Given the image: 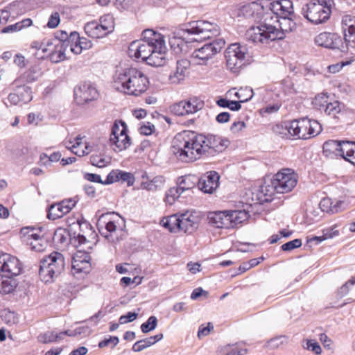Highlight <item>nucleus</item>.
<instances>
[{
    "label": "nucleus",
    "instance_id": "obj_27",
    "mask_svg": "<svg viewBox=\"0 0 355 355\" xmlns=\"http://www.w3.org/2000/svg\"><path fill=\"white\" fill-rule=\"evenodd\" d=\"M180 232L191 234L198 228V218L191 211L180 214Z\"/></svg>",
    "mask_w": 355,
    "mask_h": 355
},
{
    "label": "nucleus",
    "instance_id": "obj_43",
    "mask_svg": "<svg viewBox=\"0 0 355 355\" xmlns=\"http://www.w3.org/2000/svg\"><path fill=\"white\" fill-rule=\"evenodd\" d=\"M186 110L187 114H193L201 110L203 103L197 98H191L186 101Z\"/></svg>",
    "mask_w": 355,
    "mask_h": 355
},
{
    "label": "nucleus",
    "instance_id": "obj_37",
    "mask_svg": "<svg viewBox=\"0 0 355 355\" xmlns=\"http://www.w3.org/2000/svg\"><path fill=\"white\" fill-rule=\"evenodd\" d=\"M343 150H345L343 158L355 166V142L347 141Z\"/></svg>",
    "mask_w": 355,
    "mask_h": 355
},
{
    "label": "nucleus",
    "instance_id": "obj_35",
    "mask_svg": "<svg viewBox=\"0 0 355 355\" xmlns=\"http://www.w3.org/2000/svg\"><path fill=\"white\" fill-rule=\"evenodd\" d=\"M69 148L73 153L79 157L84 156L89 153L88 146L85 144H83L81 141V138L78 137H76L72 146Z\"/></svg>",
    "mask_w": 355,
    "mask_h": 355
},
{
    "label": "nucleus",
    "instance_id": "obj_33",
    "mask_svg": "<svg viewBox=\"0 0 355 355\" xmlns=\"http://www.w3.org/2000/svg\"><path fill=\"white\" fill-rule=\"evenodd\" d=\"M69 50L76 55L80 54L83 51V46L80 44V37L76 31L71 32L69 34Z\"/></svg>",
    "mask_w": 355,
    "mask_h": 355
},
{
    "label": "nucleus",
    "instance_id": "obj_55",
    "mask_svg": "<svg viewBox=\"0 0 355 355\" xmlns=\"http://www.w3.org/2000/svg\"><path fill=\"white\" fill-rule=\"evenodd\" d=\"M302 245V241L299 239L288 241L282 245L281 248L283 251H291Z\"/></svg>",
    "mask_w": 355,
    "mask_h": 355
},
{
    "label": "nucleus",
    "instance_id": "obj_38",
    "mask_svg": "<svg viewBox=\"0 0 355 355\" xmlns=\"http://www.w3.org/2000/svg\"><path fill=\"white\" fill-rule=\"evenodd\" d=\"M164 183V178L162 175H158L153 178L151 180L143 182L141 187L148 191H155L160 188Z\"/></svg>",
    "mask_w": 355,
    "mask_h": 355
},
{
    "label": "nucleus",
    "instance_id": "obj_23",
    "mask_svg": "<svg viewBox=\"0 0 355 355\" xmlns=\"http://www.w3.org/2000/svg\"><path fill=\"white\" fill-rule=\"evenodd\" d=\"M343 29L344 32L345 47L347 46L355 48V17L345 15L342 19Z\"/></svg>",
    "mask_w": 355,
    "mask_h": 355
},
{
    "label": "nucleus",
    "instance_id": "obj_52",
    "mask_svg": "<svg viewBox=\"0 0 355 355\" xmlns=\"http://www.w3.org/2000/svg\"><path fill=\"white\" fill-rule=\"evenodd\" d=\"M119 180L127 182L128 186H132L135 182V178L130 173L118 170Z\"/></svg>",
    "mask_w": 355,
    "mask_h": 355
},
{
    "label": "nucleus",
    "instance_id": "obj_10",
    "mask_svg": "<svg viewBox=\"0 0 355 355\" xmlns=\"http://www.w3.org/2000/svg\"><path fill=\"white\" fill-rule=\"evenodd\" d=\"M225 42L218 38L196 49L190 56V63L196 65H208L209 61L224 47Z\"/></svg>",
    "mask_w": 355,
    "mask_h": 355
},
{
    "label": "nucleus",
    "instance_id": "obj_50",
    "mask_svg": "<svg viewBox=\"0 0 355 355\" xmlns=\"http://www.w3.org/2000/svg\"><path fill=\"white\" fill-rule=\"evenodd\" d=\"M355 285V277H352L347 282H345L342 286H340L337 291V295L339 297H343L347 295L350 291V286Z\"/></svg>",
    "mask_w": 355,
    "mask_h": 355
},
{
    "label": "nucleus",
    "instance_id": "obj_5",
    "mask_svg": "<svg viewBox=\"0 0 355 355\" xmlns=\"http://www.w3.org/2000/svg\"><path fill=\"white\" fill-rule=\"evenodd\" d=\"M273 130L282 137L309 139L318 135L322 132V128L318 121L303 117L285 121L282 125H276Z\"/></svg>",
    "mask_w": 355,
    "mask_h": 355
},
{
    "label": "nucleus",
    "instance_id": "obj_17",
    "mask_svg": "<svg viewBox=\"0 0 355 355\" xmlns=\"http://www.w3.org/2000/svg\"><path fill=\"white\" fill-rule=\"evenodd\" d=\"M46 48L44 49V55H37L40 58H49L52 62L58 63L66 59L65 53L68 47L64 46V44L56 39H48Z\"/></svg>",
    "mask_w": 355,
    "mask_h": 355
},
{
    "label": "nucleus",
    "instance_id": "obj_46",
    "mask_svg": "<svg viewBox=\"0 0 355 355\" xmlns=\"http://www.w3.org/2000/svg\"><path fill=\"white\" fill-rule=\"evenodd\" d=\"M157 325V319L155 316L152 315L148 318L146 322H144L140 328L143 333H148L154 330Z\"/></svg>",
    "mask_w": 355,
    "mask_h": 355
},
{
    "label": "nucleus",
    "instance_id": "obj_7",
    "mask_svg": "<svg viewBox=\"0 0 355 355\" xmlns=\"http://www.w3.org/2000/svg\"><path fill=\"white\" fill-rule=\"evenodd\" d=\"M65 266L64 257L58 252H53L40 261L39 277L42 282L47 284L53 282Z\"/></svg>",
    "mask_w": 355,
    "mask_h": 355
},
{
    "label": "nucleus",
    "instance_id": "obj_51",
    "mask_svg": "<svg viewBox=\"0 0 355 355\" xmlns=\"http://www.w3.org/2000/svg\"><path fill=\"white\" fill-rule=\"evenodd\" d=\"M38 340L43 343H48L58 341V336L55 331H46L38 336Z\"/></svg>",
    "mask_w": 355,
    "mask_h": 355
},
{
    "label": "nucleus",
    "instance_id": "obj_63",
    "mask_svg": "<svg viewBox=\"0 0 355 355\" xmlns=\"http://www.w3.org/2000/svg\"><path fill=\"white\" fill-rule=\"evenodd\" d=\"M281 107L280 103L269 104L261 110V113L273 114L279 111Z\"/></svg>",
    "mask_w": 355,
    "mask_h": 355
},
{
    "label": "nucleus",
    "instance_id": "obj_20",
    "mask_svg": "<svg viewBox=\"0 0 355 355\" xmlns=\"http://www.w3.org/2000/svg\"><path fill=\"white\" fill-rule=\"evenodd\" d=\"M317 45L332 49H340L341 51L345 50L342 37L336 33L323 32L317 35L315 38Z\"/></svg>",
    "mask_w": 355,
    "mask_h": 355
},
{
    "label": "nucleus",
    "instance_id": "obj_59",
    "mask_svg": "<svg viewBox=\"0 0 355 355\" xmlns=\"http://www.w3.org/2000/svg\"><path fill=\"white\" fill-rule=\"evenodd\" d=\"M307 347L306 349L312 351L315 354L319 355L322 353V348L320 346V345L313 340H307Z\"/></svg>",
    "mask_w": 355,
    "mask_h": 355
},
{
    "label": "nucleus",
    "instance_id": "obj_22",
    "mask_svg": "<svg viewBox=\"0 0 355 355\" xmlns=\"http://www.w3.org/2000/svg\"><path fill=\"white\" fill-rule=\"evenodd\" d=\"M220 176L216 171H209L199 179L198 187L204 193H212L218 187Z\"/></svg>",
    "mask_w": 355,
    "mask_h": 355
},
{
    "label": "nucleus",
    "instance_id": "obj_8",
    "mask_svg": "<svg viewBox=\"0 0 355 355\" xmlns=\"http://www.w3.org/2000/svg\"><path fill=\"white\" fill-rule=\"evenodd\" d=\"M249 214L245 210H226L210 213L208 220L216 228H234L247 220Z\"/></svg>",
    "mask_w": 355,
    "mask_h": 355
},
{
    "label": "nucleus",
    "instance_id": "obj_26",
    "mask_svg": "<svg viewBox=\"0 0 355 355\" xmlns=\"http://www.w3.org/2000/svg\"><path fill=\"white\" fill-rule=\"evenodd\" d=\"M190 61L187 59L178 60L176 63V67L169 76V80L172 84H180L183 81L187 73L190 66Z\"/></svg>",
    "mask_w": 355,
    "mask_h": 355
},
{
    "label": "nucleus",
    "instance_id": "obj_41",
    "mask_svg": "<svg viewBox=\"0 0 355 355\" xmlns=\"http://www.w3.org/2000/svg\"><path fill=\"white\" fill-rule=\"evenodd\" d=\"M329 96L324 93L316 95L312 101L314 107L320 111H323L326 107V104H329Z\"/></svg>",
    "mask_w": 355,
    "mask_h": 355
},
{
    "label": "nucleus",
    "instance_id": "obj_28",
    "mask_svg": "<svg viewBox=\"0 0 355 355\" xmlns=\"http://www.w3.org/2000/svg\"><path fill=\"white\" fill-rule=\"evenodd\" d=\"M42 75V71L38 65H33L24 72H20L19 76L15 79V84L32 83L37 80Z\"/></svg>",
    "mask_w": 355,
    "mask_h": 355
},
{
    "label": "nucleus",
    "instance_id": "obj_18",
    "mask_svg": "<svg viewBox=\"0 0 355 355\" xmlns=\"http://www.w3.org/2000/svg\"><path fill=\"white\" fill-rule=\"evenodd\" d=\"M98 92L95 85L90 82L80 83L74 89V98L78 104L84 105L96 100Z\"/></svg>",
    "mask_w": 355,
    "mask_h": 355
},
{
    "label": "nucleus",
    "instance_id": "obj_4",
    "mask_svg": "<svg viewBox=\"0 0 355 355\" xmlns=\"http://www.w3.org/2000/svg\"><path fill=\"white\" fill-rule=\"evenodd\" d=\"M148 84L146 74L135 67L117 69L113 76V87L128 95H141L147 90Z\"/></svg>",
    "mask_w": 355,
    "mask_h": 355
},
{
    "label": "nucleus",
    "instance_id": "obj_36",
    "mask_svg": "<svg viewBox=\"0 0 355 355\" xmlns=\"http://www.w3.org/2000/svg\"><path fill=\"white\" fill-rule=\"evenodd\" d=\"M61 206L60 202L51 205L48 209V218L54 220L67 214L64 209L61 207Z\"/></svg>",
    "mask_w": 355,
    "mask_h": 355
},
{
    "label": "nucleus",
    "instance_id": "obj_61",
    "mask_svg": "<svg viewBox=\"0 0 355 355\" xmlns=\"http://www.w3.org/2000/svg\"><path fill=\"white\" fill-rule=\"evenodd\" d=\"M76 200L73 198H70L68 200H64L60 202L62 205L61 207H62L66 214H68L76 205Z\"/></svg>",
    "mask_w": 355,
    "mask_h": 355
},
{
    "label": "nucleus",
    "instance_id": "obj_1",
    "mask_svg": "<svg viewBox=\"0 0 355 355\" xmlns=\"http://www.w3.org/2000/svg\"><path fill=\"white\" fill-rule=\"evenodd\" d=\"M228 141L216 135L205 136L185 130L175 135L172 151L183 162H193L202 155L213 156L227 146Z\"/></svg>",
    "mask_w": 355,
    "mask_h": 355
},
{
    "label": "nucleus",
    "instance_id": "obj_31",
    "mask_svg": "<svg viewBox=\"0 0 355 355\" xmlns=\"http://www.w3.org/2000/svg\"><path fill=\"white\" fill-rule=\"evenodd\" d=\"M162 225L171 232H180V214L171 215L162 220Z\"/></svg>",
    "mask_w": 355,
    "mask_h": 355
},
{
    "label": "nucleus",
    "instance_id": "obj_47",
    "mask_svg": "<svg viewBox=\"0 0 355 355\" xmlns=\"http://www.w3.org/2000/svg\"><path fill=\"white\" fill-rule=\"evenodd\" d=\"M186 105V101L175 103L170 107V111L177 116L187 115Z\"/></svg>",
    "mask_w": 355,
    "mask_h": 355
},
{
    "label": "nucleus",
    "instance_id": "obj_15",
    "mask_svg": "<svg viewBox=\"0 0 355 355\" xmlns=\"http://www.w3.org/2000/svg\"><path fill=\"white\" fill-rule=\"evenodd\" d=\"M294 16L293 2L291 0H268L265 21H277L281 17Z\"/></svg>",
    "mask_w": 355,
    "mask_h": 355
},
{
    "label": "nucleus",
    "instance_id": "obj_25",
    "mask_svg": "<svg viewBox=\"0 0 355 355\" xmlns=\"http://www.w3.org/2000/svg\"><path fill=\"white\" fill-rule=\"evenodd\" d=\"M22 270L19 260L9 254L6 256L1 275L5 277H13L19 275Z\"/></svg>",
    "mask_w": 355,
    "mask_h": 355
},
{
    "label": "nucleus",
    "instance_id": "obj_13",
    "mask_svg": "<svg viewBox=\"0 0 355 355\" xmlns=\"http://www.w3.org/2000/svg\"><path fill=\"white\" fill-rule=\"evenodd\" d=\"M114 28V18L111 15L102 16L99 21L87 22L84 27L85 33L92 38H101L112 33Z\"/></svg>",
    "mask_w": 355,
    "mask_h": 355
},
{
    "label": "nucleus",
    "instance_id": "obj_60",
    "mask_svg": "<svg viewBox=\"0 0 355 355\" xmlns=\"http://www.w3.org/2000/svg\"><path fill=\"white\" fill-rule=\"evenodd\" d=\"M119 342V339L117 336H110L108 338H105L103 340L101 341L98 343V347L100 348H103L108 346L110 343H112L113 347H115L116 345H118Z\"/></svg>",
    "mask_w": 355,
    "mask_h": 355
},
{
    "label": "nucleus",
    "instance_id": "obj_21",
    "mask_svg": "<svg viewBox=\"0 0 355 355\" xmlns=\"http://www.w3.org/2000/svg\"><path fill=\"white\" fill-rule=\"evenodd\" d=\"M90 257L88 254L77 252L72 258L71 272L73 275L87 274L91 268Z\"/></svg>",
    "mask_w": 355,
    "mask_h": 355
},
{
    "label": "nucleus",
    "instance_id": "obj_57",
    "mask_svg": "<svg viewBox=\"0 0 355 355\" xmlns=\"http://www.w3.org/2000/svg\"><path fill=\"white\" fill-rule=\"evenodd\" d=\"M155 130V125L150 122L144 123L139 128V132L144 135H150Z\"/></svg>",
    "mask_w": 355,
    "mask_h": 355
},
{
    "label": "nucleus",
    "instance_id": "obj_3",
    "mask_svg": "<svg viewBox=\"0 0 355 355\" xmlns=\"http://www.w3.org/2000/svg\"><path fill=\"white\" fill-rule=\"evenodd\" d=\"M293 16L281 17L277 21H266L257 26H252L245 33L246 38L253 42L268 44L276 40H282L286 33L296 28Z\"/></svg>",
    "mask_w": 355,
    "mask_h": 355
},
{
    "label": "nucleus",
    "instance_id": "obj_30",
    "mask_svg": "<svg viewBox=\"0 0 355 355\" xmlns=\"http://www.w3.org/2000/svg\"><path fill=\"white\" fill-rule=\"evenodd\" d=\"M323 112L333 119H339L345 114L344 105L337 101L329 102Z\"/></svg>",
    "mask_w": 355,
    "mask_h": 355
},
{
    "label": "nucleus",
    "instance_id": "obj_34",
    "mask_svg": "<svg viewBox=\"0 0 355 355\" xmlns=\"http://www.w3.org/2000/svg\"><path fill=\"white\" fill-rule=\"evenodd\" d=\"M19 5V2H13L6 7L5 9L0 10V24H4L8 22L10 17H14L16 14L15 8Z\"/></svg>",
    "mask_w": 355,
    "mask_h": 355
},
{
    "label": "nucleus",
    "instance_id": "obj_49",
    "mask_svg": "<svg viewBox=\"0 0 355 355\" xmlns=\"http://www.w3.org/2000/svg\"><path fill=\"white\" fill-rule=\"evenodd\" d=\"M27 244L31 246V250L35 252H42L46 248V242L42 237L40 239H35L33 241H28Z\"/></svg>",
    "mask_w": 355,
    "mask_h": 355
},
{
    "label": "nucleus",
    "instance_id": "obj_11",
    "mask_svg": "<svg viewBox=\"0 0 355 355\" xmlns=\"http://www.w3.org/2000/svg\"><path fill=\"white\" fill-rule=\"evenodd\" d=\"M331 12L330 6L324 0L312 1L302 8V15L315 24L325 22L329 18Z\"/></svg>",
    "mask_w": 355,
    "mask_h": 355
},
{
    "label": "nucleus",
    "instance_id": "obj_29",
    "mask_svg": "<svg viewBox=\"0 0 355 355\" xmlns=\"http://www.w3.org/2000/svg\"><path fill=\"white\" fill-rule=\"evenodd\" d=\"M343 205V202L340 200H333L330 198H323L319 203L320 209L323 212L329 214L338 213L341 210Z\"/></svg>",
    "mask_w": 355,
    "mask_h": 355
},
{
    "label": "nucleus",
    "instance_id": "obj_56",
    "mask_svg": "<svg viewBox=\"0 0 355 355\" xmlns=\"http://www.w3.org/2000/svg\"><path fill=\"white\" fill-rule=\"evenodd\" d=\"M53 39L58 40L60 42L64 44V46L69 48V35L64 31H58Z\"/></svg>",
    "mask_w": 355,
    "mask_h": 355
},
{
    "label": "nucleus",
    "instance_id": "obj_32",
    "mask_svg": "<svg viewBox=\"0 0 355 355\" xmlns=\"http://www.w3.org/2000/svg\"><path fill=\"white\" fill-rule=\"evenodd\" d=\"M112 146H115L114 150L121 151L130 146V139L127 134L110 137Z\"/></svg>",
    "mask_w": 355,
    "mask_h": 355
},
{
    "label": "nucleus",
    "instance_id": "obj_44",
    "mask_svg": "<svg viewBox=\"0 0 355 355\" xmlns=\"http://www.w3.org/2000/svg\"><path fill=\"white\" fill-rule=\"evenodd\" d=\"M220 352L223 355H244L247 350L241 349L235 345H227L221 349Z\"/></svg>",
    "mask_w": 355,
    "mask_h": 355
},
{
    "label": "nucleus",
    "instance_id": "obj_45",
    "mask_svg": "<svg viewBox=\"0 0 355 355\" xmlns=\"http://www.w3.org/2000/svg\"><path fill=\"white\" fill-rule=\"evenodd\" d=\"M127 134V126L124 122H115L112 127L110 137Z\"/></svg>",
    "mask_w": 355,
    "mask_h": 355
},
{
    "label": "nucleus",
    "instance_id": "obj_9",
    "mask_svg": "<svg viewBox=\"0 0 355 355\" xmlns=\"http://www.w3.org/2000/svg\"><path fill=\"white\" fill-rule=\"evenodd\" d=\"M225 58L227 69L232 73H238L250 60V55L246 45L234 43L226 49Z\"/></svg>",
    "mask_w": 355,
    "mask_h": 355
},
{
    "label": "nucleus",
    "instance_id": "obj_53",
    "mask_svg": "<svg viewBox=\"0 0 355 355\" xmlns=\"http://www.w3.org/2000/svg\"><path fill=\"white\" fill-rule=\"evenodd\" d=\"M24 230L27 232H25L27 235V242L30 241H33L35 239H40L42 238L40 235V232L42 231V228H39L38 230H35L34 228L26 227Z\"/></svg>",
    "mask_w": 355,
    "mask_h": 355
},
{
    "label": "nucleus",
    "instance_id": "obj_14",
    "mask_svg": "<svg viewBox=\"0 0 355 355\" xmlns=\"http://www.w3.org/2000/svg\"><path fill=\"white\" fill-rule=\"evenodd\" d=\"M183 31L196 35V37L193 38L194 41L211 39L220 33L217 24L203 20L190 23L189 27L184 29Z\"/></svg>",
    "mask_w": 355,
    "mask_h": 355
},
{
    "label": "nucleus",
    "instance_id": "obj_16",
    "mask_svg": "<svg viewBox=\"0 0 355 355\" xmlns=\"http://www.w3.org/2000/svg\"><path fill=\"white\" fill-rule=\"evenodd\" d=\"M273 187L277 193L291 191L297 183V175L291 168H283L277 173L273 178Z\"/></svg>",
    "mask_w": 355,
    "mask_h": 355
},
{
    "label": "nucleus",
    "instance_id": "obj_58",
    "mask_svg": "<svg viewBox=\"0 0 355 355\" xmlns=\"http://www.w3.org/2000/svg\"><path fill=\"white\" fill-rule=\"evenodd\" d=\"M60 21V15L58 12H55L51 15L46 26L50 28H54L58 26Z\"/></svg>",
    "mask_w": 355,
    "mask_h": 355
},
{
    "label": "nucleus",
    "instance_id": "obj_2",
    "mask_svg": "<svg viewBox=\"0 0 355 355\" xmlns=\"http://www.w3.org/2000/svg\"><path fill=\"white\" fill-rule=\"evenodd\" d=\"M166 46L164 36L152 29L144 30L142 39L132 42L129 46L130 56L141 58L151 66L159 67L165 64Z\"/></svg>",
    "mask_w": 355,
    "mask_h": 355
},
{
    "label": "nucleus",
    "instance_id": "obj_19",
    "mask_svg": "<svg viewBox=\"0 0 355 355\" xmlns=\"http://www.w3.org/2000/svg\"><path fill=\"white\" fill-rule=\"evenodd\" d=\"M14 88L13 92L10 93L8 96V101L12 105H18L19 103H28L32 98L31 88L24 83L15 84V80L12 83Z\"/></svg>",
    "mask_w": 355,
    "mask_h": 355
},
{
    "label": "nucleus",
    "instance_id": "obj_6",
    "mask_svg": "<svg viewBox=\"0 0 355 355\" xmlns=\"http://www.w3.org/2000/svg\"><path fill=\"white\" fill-rule=\"evenodd\" d=\"M97 226L101 234L109 242L116 243L125 236V220L114 212L101 214L98 220Z\"/></svg>",
    "mask_w": 355,
    "mask_h": 355
},
{
    "label": "nucleus",
    "instance_id": "obj_64",
    "mask_svg": "<svg viewBox=\"0 0 355 355\" xmlns=\"http://www.w3.org/2000/svg\"><path fill=\"white\" fill-rule=\"evenodd\" d=\"M138 316V313L128 312L125 315H123L119 318L120 324H125L134 321Z\"/></svg>",
    "mask_w": 355,
    "mask_h": 355
},
{
    "label": "nucleus",
    "instance_id": "obj_40",
    "mask_svg": "<svg viewBox=\"0 0 355 355\" xmlns=\"http://www.w3.org/2000/svg\"><path fill=\"white\" fill-rule=\"evenodd\" d=\"M184 193V187H177L169 189L166 193V201L173 205L175 201Z\"/></svg>",
    "mask_w": 355,
    "mask_h": 355
},
{
    "label": "nucleus",
    "instance_id": "obj_42",
    "mask_svg": "<svg viewBox=\"0 0 355 355\" xmlns=\"http://www.w3.org/2000/svg\"><path fill=\"white\" fill-rule=\"evenodd\" d=\"M234 96L239 99L240 103H245L250 101L254 96V92L252 89L245 87V89H240L236 92Z\"/></svg>",
    "mask_w": 355,
    "mask_h": 355
},
{
    "label": "nucleus",
    "instance_id": "obj_39",
    "mask_svg": "<svg viewBox=\"0 0 355 355\" xmlns=\"http://www.w3.org/2000/svg\"><path fill=\"white\" fill-rule=\"evenodd\" d=\"M18 282L12 277H6L1 282L0 286V292L3 294L12 293L17 286Z\"/></svg>",
    "mask_w": 355,
    "mask_h": 355
},
{
    "label": "nucleus",
    "instance_id": "obj_62",
    "mask_svg": "<svg viewBox=\"0 0 355 355\" xmlns=\"http://www.w3.org/2000/svg\"><path fill=\"white\" fill-rule=\"evenodd\" d=\"M178 187H184V192L190 190L193 187V184L190 181L189 177H181L179 179Z\"/></svg>",
    "mask_w": 355,
    "mask_h": 355
},
{
    "label": "nucleus",
    "instance_id": "obj_24",
    "mask_svg": "<svg viewBox=\"0 0 355 355\" xmlns=\"http://www.w3.org/2000/svg\"><path fill=\"white\" fill-rule=\"evenodd\" d=\"M347 141L328 140L323 144V154L329 158H337L344 157L343 148L346 144Z\"/></svg>",
    "mask_w": 355,
    "mask_h": 355
},
{
    "label": "nucleus",
    "instance_id": "obj_48",
    "mask_svg": "<svg viewBox=\"0 0 355 355\" xmlns=\"http://www.w3.org/2000/svg\"><path fill=\"white\" fill-rule=\"evenodd\" d=\"M78 224L80 227V233L86 234L88 237L93 236L94 231L88 221L84 218H81L80 220H78Z\"/></svg>",
    "mask_w": 355,
    "mask_h": 355
},
{
    "label": "nucleus",
    "instance_id": "obj_54",
    "mask_svg": "<svg viewBox=\"0 0 355 355\" xmlns=\"http://www.w3.org/2000/svg\"><path fill=\"white\" fill-rule=\"evenodd\" d=\"M261 193L265 196L272 197L275 193H277V190L273 187V180L272 179L269 184L261 187Z\"/></svg>",
    "mask_w": 355,
    "mask_h": 355
},
{
    "label": "nucleus",
    "instance_id": "obj_12",
    "mask_svg": "<svg viewBox=\"0 0 355 355\" xmlns=\"http://www.w3.org/2000/svg\"><path fill=\"white\" fill-rule=\"evenodd\" d=\"M268 0H259L242 6L238 10V17L245 19L249 22L265 24V15L267 12Z\"/></svg>",
    "mask_w": 355,
    "mask_h": 355
}]
</instances>
